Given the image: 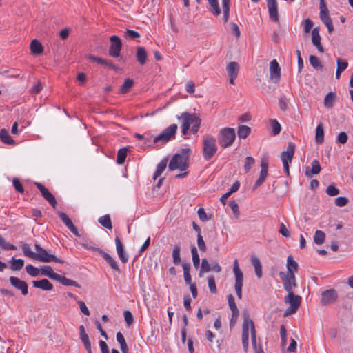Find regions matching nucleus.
<instances>
[{
  "instance_id": "obj_62",
  "label": "nucleus",
  "mask_w": 353,
  "mask_h": 353,
  "mask_svg": "<svg viewBox=\"0 0 353 353\" xmlns=\"http://www.w3.org/2000/svg\"><path fill=\"white\" fill-rule=\"evenodd\" d=\"M326 193L330 196H334L339 194V190L333 185H330L326 188Z\"/></svg>"
},
{
  "instance_id": "obj_41",
  "label": "nucleus",
  "mask_w": 353,
  "mask_h": 353,
  "mask_svg": "<svg viewBox=\"0 0 353 353\" xmlns=\"http://www.w3.org/2000/svg\"><path fill=\"white\" fill-rule=\"evenodd\" d=\"M180 252L181 246L179 245H175L172 250V256L173 259V263L176 265H179L181 261Z\"/></svg>"
},
{
  "instance_id": "obj_35",
  "label": "nucleus",
  "mask_w": 353,
  "mask_h": 353,
  "mask_svg": "<svg viewBox=\"0 0 353 353\" xmlns=\"http://www.w3.org/2000/svg\"><path fill=\"white\" fill-rule=\"evenodd\" d=\"M324 141V129L322 123H319L316 128L315 141L317 144H321Z\"/></svg>"
},
{
  "instance_id": "obj_29",
  "label": "nucleus",
  "mask_w": 353,
  "mask_h": 353,
  "mask_svg": "<svg viewBox=\"0 0 353 353\" xmlns=\"http://www.w3.org/2000/svg\"><path fill=\"white\" fill-rule=\"evenodd\" d=\"M286 267L288 270L286 274H295V272L298 270V263L294 260L293 256L291 255L288 256Z\"/></svg>"
},
{
  "instance_id": "obj_61",
  "label": "nucleus",
  "mask_w": 353,
  "mask_h": 353,
  "mask_svg": "<svg viewBox=\"0 0 353 353\" xmlns=\"http://www.w3.org/2000/svg\"><path fill=\"white\" fill-rule=\"evenodd\" d=\"M229 206L232 210L234 216L236 219H239L240 216V212L239 210V205L235 201H231L229 202Z\"/></svg>"
},
{
  "instance_id": "obj_15",
  "label": "nucleus",
  "mask_w": 353,
  "mask_h": 353,
  "mask_svg": "<svg viewBox=\"0 0 353 353\" xmlns=\"http://www.w3.org/2000/svg\"><path fill=\"white\" fill-rule=\"evenodd\" d=\"M34 185L41 192L42 196L52 205L53 208H55L57 205L55 197L41 183L35 182Z\"/></svg>"
},
{
  "instance_id": "obj_64",
  "label": "nucleus",
  "mask_w": 353,
  "mask_h": 353,
  "mask_svg": "<svg viewBox=\"0 0 353 353\" xmlns=\"http://www.w3.org/2000/svg\"><path fill=\"white\" fill-rule=\"evenodd\" d=\"M210 10L214 16H219L221 14V11L218 1L216 3L210 4Z\"/></svg>"
},
{
  "instance_id": "obj_39",
  "label": "nucleus",
  "mask_w": 353,
  "mask_h": 353,
  "mask_svg": "<svg viewBox=\"0 0 353 353\" xmlns=\"http://www.w3.org/2000/svg\"><path fill=\"white\" fill-rule=\"evenodd\" d=\"M251 132V128L245 125H241L238 128L237 134L240 139L247 138Z\"/></svg>"
},
{
  "instance_id": "obj_47",
  "label": "nucleus",
  "mask_w": 353,
  "mask_h": 353,
  "mask_svg": "<svg viewBox=\"0 0 353 353\" xmlns=\"http://www.w3.org/2000/svg\"><path fill=\"white\" fill-rule=\"evenodd\" d=\"M128 149L126 148H121L117 153V163L121 165L125 162L127 156Z\"/></svg>"
},
{
  "instance_id": "obj_43",
  "label": "nucleus",
  "mask_w": 353,
  "mask_h": 353,
  "mask_svg": "<svg viewBox=\"0 0 353 353\" xmlns=\"http://www.w3.org/2000/svg\"><path fill=\"white\" fill-rule=\"evenodd\" d=\"M99 222L102 226L107 229H112V228L110 216L109 214L101 216L99 219Z\"/></svg>"
},
{
  "instance_id": "obj_48",
  "label": "nucleus",
  "mask_w": 353,
  "mask_h": 353,
  "mask_svg": "<svg viewBox=\"0 0 353 353\" xmlns=\"http://www.w3.org/2000/svg\"><path fill=\"white\" fill-rule=\"evenodd\" d=\"M325 239V233L321 230H316L314 234V241L316 244L321 245L324 243Z\"/></svg>"
},
{
  "instance_id": "obj_28",
  "label": "nucleus",
  "mask_w": 353,
  "mask_h": 353,
  "mask_svg": "<svg viewBox=\"0 0 353 353\" xmlns=\"http://www.w3.org/2000/svg\"><path fill=\"white\" fill-rule=\"evenodd\" d=\"M136 57L141 65L145 64L148 58V53L144 47L139 46L137 48Z\"/></svg>"
},
{
  "instance_id": "obj_33",
  "label": "nucleus",
  "mask_w": 353,
  "mask_h": 353,
  "mask_svg": "<svg viewBox=\"0 0 353 353\" xmlns=\"http://www.w3.org/2000/svg\"><path fill=\"white\" fill-rule=\"evenodd\" d=\"M337 68L336 71V78L339 79L341 77V74L343 72L348 66V63L345 59H338L336 60Z\"/></svg>"
},
{
  "instance_id": "obj_59",
  "label": "nucleus",
  "mask_w": 353,
  "mask_h": 353,
  "mask_svg": "<svg viewBox=\"0 0 353 353\" xmlns=\"http://www.w3.org/2000/svg\"><path fill=\"white\" fill-rule=\"evenodd\" d=\"M289 103V100L285 95H281L279 100V108L282 111H285L288 108V104Z\"/></svg>"
},
{
  "instance_id": "obj_55",
  "label": "nucleus",
  "mask_w": 353,
  "mask_h": 353,
  "mask_svg": "<svg viewBox=\"0 0 353 353\" xmlns=\"http://www.w3.org/2000/svg\"><path fill=\"white\" fill-rule=\"evenodd\" d=\"M0 246L5 250H15L17 247L12 244L8 243L3 237L0 236Z\"/></svg>"
},
{
  "instance_id": "obj_45",
  "label": "nucleus",
  "mask_w": 353,
  "mask_h": 353,
  "mask_svg": "<svg viewBox=\"0 0 353 353\" xmlns=\"http://www.w3.org/2000/svg\"><path fill=\"white\" fill-rule=\"evenodd\" d=\"M335 94L330 92L327 93L324 99V105L326 108H332L335 100Z\"/></svg>"
},
{
  "instance_id": "obj_37",
  "label": "nucleus",
  "mask_w": 353,
  "mask_h": 353,
  "mask_svg": "<svg viewBox=\"0 0 353 353\" xmlns=\"http://www.w3.org/2000/svg\"><path fill=\"white\" fill-rule=\"evenodd\" d=\"M228 301L230 309L231 310L232 313H233V317L235 318L239 316V310L236 307V305L234 301V298L232 294H229L228 296Z\"/></svg>"
},
{
  "instance_id": "obj_57",
  "label": "nucleus",
  "mask_w": 353,
  "mask_h": 353,
  "mask_svg": "<svg viewBox=\"0 0 353 353\" xmlns=\"http://www.w3.org/2000/svg\"><path fill=\"white\" fill-rule=\"evenodd\" d=\"M210 265L208 263L207 259H203L199 272V276H202V272H208L211 270Z\"/></svg>"
},
{
  "instance_id": "obj_17",
  "label": "nucleus",
  "mask_w": 353,
  "mask_h": 353,
  "mask_svg": "<svg viewBox=\"0 0 353 353\" xmlns=\"http://www.w3.org/2000/svg\"><path fill=\"white\" fill-rule=\"evenodd\" d=\"M9 281L11 285L16 289L21 290L23 295H26L28 292L27 283L15 276H10Z\"/></svg>"
},
{
  "instance_id": "obj_56",
  "label": "nucleus",
  "mask_w": 353,
  "mask_h": 353,
  "mask_svg": "<svg viewBox=\"0 0 353 353\" xmlns=\"http://www.w3.org/2000/svg\"><path fill=\"white\" fill-rule=\"evenodd\" d=\"M208 287L210 292L212 294H216L217 293V289L216 286L215 279L214 276H210L208 278Z\"/></svg>"
},
{
  "instance_id": "obj_44",
  "label": "nucleus",
  "mask_w": 353,
  "mask_h": 353,
  "mask_svg": "<svg viewBox=\"0 0 353 353\" xmlns=\"http://www.w3.org/2000/svg\"><path fill=\"white\" fill-rule=\"evenodd\" d=\"M167 165L166 161H161L157 166L156 170L153 174V179H157L164 171Z\"/></svg>"
},
{
  "instance_id": "obj_11",
  "label": "nucleus",
  "mask_w": 353,
  "mask_h": 353,
  "mask_svg": "<svg viewBox=\"0 0 353 353\" xmlns=\"http://www.w3.org/2000/svg\"><path fill=\"white\" fill-rule=\"evenodd\" d=\"M250 325V332H251V341L252 345L253 347H258L256 343V330L254 327V322L252 319H250L248 316L245 315L243 326H242V334L249 335V326Z\"/></svg>"
},
{
  "instance_id": "obj_31",
  "label": "nucleus",
  "mask_w": 353,
  "mask_h": 353,
  "mask_svg": "<svg viewBox=\"0 0 353 353\" xmlns=\"http://www.w3.org/2000/svg\"><path fill=\"white\" fill-rule=\"evenodd\" d=\"M30 50L32 54L39 55L43 53V47L38 40L34 39L30 43Z\"/></svg>"
},
{
  "instance_id": "obj_38",
  "label": "nucleus",
  "mask_w": 353,
  "mask_h": 353,
  "mask_svg": "<svg viewBox=\"0 0 353 353\" xmlns=\"http://www.w3.org/2000/svg\"><path fill=\"white\" fill-rule=\"evenodd\" d=\"M10 268L12 271H19L24 265V261L21 259H15L14 257H12L10 260Z\"/></svg>"
},
{
  "instance_id": "obj_42",
  "label": "nucleus",
  "mask_w": 353,
  "mask_h": 353,
  "mask_svg": "<svg viewBox=\"0 0 353 353\" xmlns=\"http://www.w3.org/2000/svg\"><path fill=\"white\" fill-rule=\"evenodd\" d=\"M230 2V0H223L222 1L224 23H227L229 19Z\"/></svg>"
},
{
  "instance_id": "obj_52",
  "label": "nucleus",
  "mask_w": 353,
  "mask_h": 353,
  "mask_svg": "<svg viewBox=\"0 0 353 353\" xmlns=\"http://www.w3.org/2000/svg\"><path fill=\"white\" fill-rule=\"evenodd\" d=\"M191 253L192 256V262L195 268H198L200 264V258L195 246L191 248Z\"/></svg>"
},
{
  "instance_id": "obj_51",
  "label": "nucleus",
  "mask_w": 353,
  "mask_h": 353,
  "mask_svg": "<svg viewBox=\"0 0 353 353\" xmlns=\"http://www.w3.org/2000/svg\"><path fill=\"white\" fill-rule=\"evenodd\" d=\"M310 65L316 70H322L323 65L319 59L314 55H310L309 58Z\"/></svg>"
},
{
  "instance_id": "obj_13",
  "label": "nucleus",
  "mask_w": 353,
  "mask_h": 353,
  "mask_svg": "<svg viewBox=\"0 0 353 353\" xmlns=\"http://www.w3.org/2000/svg\"><path fill=\"white\" fill-rule=\"evenodd\" d=\"M110 40L111 45L108 50L109 55L115 58L119 57L122 48V43L120 38L118 36L113 35L110 37Z\"/></svg>"
},
{
  "instance_id": "obj_6",
  "label": "nucleus",
  "mask_w": 353,
  "mask_h": 353,
  "mask_svg": "<svg viewBox=\"0 0 353 353\" xmlns=\"http://www.w3.org/2000/svg\"><path fill=\"white\" fill-rule=\"evenodd\" d=\"M178 129V126L176 124H172L165 130L162 131V132L153 137V143H157L159 142H161L162 143H165L171 140L173 137H174L176 131Z\"/></svg>"
},
{
  "instance_id": "obj_9",
  "label": "nucleus",
  "mask_w": 353,
  "mask_h": 353,
  "mask_svg": "<svg viewBox=\"0 0 353 353\" xmlns=\"http://www.w3.org/2000/svg\"><path fill=\"white\" fill-rule=\"evenodd\" d=\"M233 272L235 276L234 288L239 299L242 298V286L243 281V274L239 268L238 260L234 261Z\"/></svg>"
},
{
  "instance_id": "obj_2",
  "label": "nucleus",
  "mask_w": 353,
  "mask_h": 353,
  "mask_svg": "<svg viewBox=\"0 0 353 353\" xmlns=\"http://www.w3.org/2000/svg\"><path fill=\"white\" fill-rule=\"evenodd\" d=\"M218 146L216 139L210 134L205 135L202 141L203 157L205 161H210L216 153Z\"/></svg>"
},
{
  "instance_id": "obj_1",
  "label": "nucleus",
  "mask_w": 353,
  "mask_h": 353,
  "mask_svg": "<svg viewBox=\"0 0 353 353\" xmlns=\"http://www.w3.org/2000/svg\"><path fill=\"white\" fill-rule=\"evenodd\" d=\"M191 152L190 148H183L176 153L170 160L168 168L170 170H179L185 171L189 165V157Z\"/></svg>"
},
{
  "instance_id": "obj_8",
  "label": "nucleus",
  "mask_w": 353,
  "mask_h": 353,
  "mask_svg": "<svg viewBox=\"0 0 353 353\" xmlns=\"http://www.w3.org/2000/svg\"><path fill=\"white\" fill-rule=\"evenodd\" d=\"M295 145L292 142H290L288 145L287 150L283 151L281 154V159L283 164L285 173L289 175V164L292 162L294 157Z\"/></svg>"
},
{
  "instance_id": "obj_3",
  "label": "nucleus",
  "mask_w": 353,
  "mask_h": 353,
  "mask_svg": "<svg viewBox=\"0 0 353 353\" xmlns=\"http://www.w3.org/2000/svg\"><path fill=\"white\" fill-rule=\"evenodd\" d=\"M236 138L235 130L232 128H224L220 130L218 140L220 145L226 148L232 145Z\"/></svg>"
},
{
  "instance_id": "obj_19",
  "label": "nucleus",
  "mask_w": 353,
  "mask_h": 353,
  "mask_svg": "<svg viewBox=\"0 0 353 353\" xmlns=\"http://www.w3.org/2000/svg\"><path fill=\"white\" fill-rule=\"evenodd\" d=\"M87 59L93 62H96L98 64H101L105 67H107L112 70H117L119 68L118 66L112 63L110 60L105 59L93 55H88Z\"/></svg>"
},
{
  "instance_id": "obj_5",
  "label": "nucleus",
  "mask_w": 353,
  "mask_h": 353,
  "mask_svg": "<svg viewBox=\"0 0 353 353\" xmlns=\"http://www.w3.org/2000/svg\"><path fill=\"white\" fill-rule=\"evenodd\" d=\"M288 294L285 297L284 301L290 306L286 309L284 316H287L296 312L301 305V297L296 295L293 292H288Z\"/></svg>"
},
{
  "instance_id": "obj_7",
  "label": "nucleus",
  "mask_w": 353,
  "mask_h": 353,
  "mask_svg": "<svg viewBox=\"0 0 353 353\" xmlns=\"http://www.w3.org/2000/svg\"><path fill=\"white\" fill-rule=\"evenodd\" d=\"M178 119L182 120V125L189 128L192 124V130L193 132H196L198 131L200 125V120L195 114L184 112L180 117H178Z\"/></svg>"
},
{
  "instance_id": "obj_53",
  "label": "nucleus",
  "mask_w": 353,
  "mask_h": 353,
  "mask_svg": "<svg viewBox=\"0 0 353 353\" xmlns=\"http://www.w3.org/2000/svg\"><path fill=\"white\" fill-rule=\"evenodd\" d=\"M80 339L87 350L88 353H92V347H91V343L89 339V336L87 334L80 336Z\"/></svg>"
},
{
  "instance_id": "obj_14",
  "label": "nucleus",
  "mask_w": 353,
  "mask_h": 353,
  "mask_svg": "<svg viewBox=\"0 0 353 353\" xmlns=\"http://www.w3.org/2000/svg\"><path fill=\"white\" fill-rule=\"evenodd\" d=\"M261 171L259 179L256 181L253 185V189L255 190L261 186L263 183L265 181L267 176H268V160L265 158H263L261 161Z\"/></svg>"
},
{
  "instance_id": "obj_23",
  "label": "nucleus",
  "mask_w": 353,
  "mask_h": 353,
  "mask_svg": "<svg viewBox=\"0 0 353 353\" xmlns=\"http://www.w3.org/2000/svg\"><path fill=\"white\" fill-rule=\"evenodd\" d=\"M115 243L117 252L120 260L122 261V263H125L128 261V256L124 252L122 242L119 237H116Z\"/></svg>"
},
{
  "instance_id": "obj_20",
  "label": "nucleus",
  "mask_w": 353,
  "mask_h": 353,
  "mask_svg": "<svg viewBox=\"0 0 353 353\" xmlns=\"http://www.w3.org/2000/svg\"><path fill=\"white\" fill-rule=\"evenodd\" d=\"M227 72L230 77V83L234 84V79H236L239 70V64L235 62H230L226 67Z\"/></svg>"
},
{
  "instance_id": "obj_60",
  "label": "nucleus",
  "mask_w": 353,
  "mask_h": 353,
  "mask_svg": "<svg viewBox=\"0 0 353 353\" xmlns=\"http://www.w3.org/2000/svg\"><path fill=\"white\" fill-rule=\"evenodd\" d=\"M271 127L272 129V133L274 135H276L280 133L281 130V126L280 123L276 120L272 119L271 120Z\"/></svg>"
},
{
  "instance_id": "obj_58",
  "label": "nucleus",
  "mask_w": 353,
  "mask_h": 353,
  "mask_svg": "<svg viewBox=\"0 0 353 353\" xmlns=\"http://www.w3.org/2000/svg\"><path fill=\"white\" fill-rule=\"evenodd\" d=\"M255 163V160L252 157H247L245 158V165H244V170L245 173H248L250 172V169L253 166V165Z\"/></svg>"
},
{
  "instance_id": "obj_36",
  "label": "nucleus",
  "mask_w": 353,
  "mask_h": 353,
  "mask_svg": "<svg viewBox=\"0 0 353 353\" xmlns=\"http://www.w3.org/2000/svg\"><path fill=\"white\" fill-rule=\"evenodd\" d=\"M57 281H59V283H61L62 285H65V286L72 285V286H74V287H77L79 288H81V285L75 281L69 279L65 277L64 276H62L60 274L59 275Z\"/></svg>"
},
{
  "instance_id": "obj_34",
  "label": "nucleus",
  "mask_w": 353,
  "mask_h": 353,
  "mask_svg": "<svg viewBox=\"0 0 353 353\" xmlns=\"http://www.w3.org/2000/svg\"><path fill=\"white\" fill-rule=\"evenodd\" d=\"M251 262L254 268L256 276L260 279L262 276V265L259 259L256 256H252Z\"/></svg>"
},
{
  "instance_id": "obj_32",
  "label": "nucleus",
  "mask_w": 353,
  "mask_h": 353,
  "mask_svg": "<svg viewBox=\"0 0 353 353\" xmlns=\"http://www.w3.org/2000/svg\"><path fill=\"white\" fill-rule=\"evenodd\" d=\"M0 139L3 143L8 145L15 144V141L10 136L8 131L5 128L0 131Z\"/></svg>"
},
{
  "instance_id": "obj_30",
  "label": "nucleus",
  "mask_w": 353,
  "mask_h": 353,
  "mask_svg": "<svg viewBox=\"0 0 353 353\" xmlns=\"http://www.w3.org/2000/svg\"><path fill=\"white\" fill-rule=\"evenodd\" d=\"M40 274L55 281H57L59 275V274L54 272L52 268L48 265L43 266L41 268Z\"/></svg>"
},
{
  "instance_id": "obj_22",
  "label": "nucleus",
  "mask_w": 353,
  "mask_h": 353,
  "mask_svg": "<svg viewBox=\"0 0 353 353\" xmlns=\"http://www.w3.org/2000/svg\"><path fill=\"white\" fill-rule=\"evenodd\" d=\"M270 78L272 80L278 81L281 77V68L276 60L271 61L270 64Z\"/></svg>"
},
{
  "instance_id": "obj_24",
  "label": "nucleus",
  "mask_w": 353,
  "mask_h": 353,
  "mask_svg": "<svg viewBox=\"0 0 353 353\" xmlns=\"http://www.w3.org/2000/svg\"><path fill=\"white\" fill-rule=\"evenodd\" d=\"M321 167L319 161L314 159L312 162V169L310 170L308 167L306 168L305 175L308 178H311L313 174H318L321 172Z\"/></svg>"
},
{
  "instance_id": "obj_12",
  "label": "nucleus",
  "mask_w": 353,
  "mask_h": 353,
  "mask_svg": "<svg viewBox=\"0 0 353 353\" xmlns=\"http://www.w3.org/2000/svg\"><path fill=\"white\" fill-rule=\"evenodd\" d=\"M279 277L282 281L283 288L286 292H293V288L296 287V277L294 274H286L283 272H279Z\"/></svg>"
},
{
  "instance_id": "obj_18",
  "label": "nucleus",
  "mask_w": 353,
  "mask_h": 353,
  "mask_svg": "<svg viewBox=\"0 0 353 353\" xmlns=\"http://www.w3.org/2000/svg\"><path fill=\"white\" fill-rule=\"evenodd\" d=\"M59 217L63 222V223L67 226V228L76 236H80L79 231L77 228L74 226L70 219L68 216L62 212H58Z\"/></svg>"
},
{
  "instance_id": "obj_27",
  "label": "nucleus",
  "mask_w": 353,
  "mask_h": 353,
  "mask_svg": "<svg viewBox=\"0 0 353 353\" xmlns=\"http://www.w3.org/2000/svg\"><path fill=\"white\" fill-rule=\"evenodd\" d=\"M99 253L102 255L103 259L106 261V262L110 265V267L117 272L119 274L121 273V270L117 265V261L108 253L105 252L103 250H100Z\"/></svg>"
},
{
  "instance_id": "obj_63",
  "label": "nucleus",
  "mask_w": 353,
  "mask_h": 353,
  "mask_svg": "<svg viewBox=\"0 0 353 353\" xmlns=\"http://www.w3.org/2000/svg\"><path fill=\"white\" fill-rule=\"evenodd\" d=\"M123 316H124L125 321L128 326H130L131 325H132V323L134 322V318H133L132 313L130 311H128V310L124 311Z\"/></svg>"
},
{
  "instance_id": "obj_49",
  "label": "nucleus",
  "mask_w": 353,
  "mask_h": 353,
  "mask_svg": "<svg viewBox=\"0 0 353 353\" xmlns=\"http://www.w3.org/2000/svg\"><path fill=\"white\" fill-rule=\"evenodd\" d=\"M26 270L29 275L36 277L40 274L41 268L39 269L31 264H28L26 266Z\"/></svg>"
},
{
  "instance_id": "obj_21",
  "label": "nucleus",
  "mask_w": 353,
  "mask_h": 353,
  "mask_svg": "<svg viewBox=\"0 0 353 353\" xmlns=\"http://www.w3.org/2000/svg\"><path fill=\"white\" fill-rule=\"evenodd\" d=\"M268 8L270 18L273 21H279L277 3L276 0H267Z\"/></svg>"
},
{
  "instance_id": "obj_16",
  "label": "nucleus",
  "mask_w": 353,
  "mask_h": 353,
  "mask_svg": "<svg viewBox=\"0 0 353 353\" xmlns=\"http://www.w3.org/2000/svg\"><path fill=\"white\" fill-rule=\"evenodd\" d=\"M338 297L337 292L334 289L327 290L322 292L321 303L323 305H326L334 303Z\"/></svg>"
},
{
  "instance_id": "obj_10",
  "label": "nucleus",
  "mask_w": 353,
  "mask_h": 353,
  "mask_svg": "<svg viewBox=\"0 0 353 353\" xmlns=\"http://www.w3.org/2000/svg\"><path fill=\"white\" fill-rule=\"evenodd\" d=\"M320 18L322 22L327 28L328 32L332 33L334 26L331 18L329 16V10L324 0H320Z\"/></svg>"
},
{
  "instance_id": "obj_26",
  "label": "nucleus",
  "mask_w": 353,
  "mask_h": 353,
  "mask_svg": "<svg viewBox=\"0 0 353 353\" xmlns=\"http://www.w3.org/2000/svg\"><path fill=\"white\" fill-rule=\"evenodd\" d=\"M33 286L43 290L50 291L53 289V285L46 279H43L39 281H33Z\"/></svg>"
},
{
  "instance_id": "obj_40",
  "label": "nucleus",
  "mask_w": 353,
  "mask_h": 353,
  "mask_svg": "<svg viewBox=\"0 0 353 353\" xmlns=\"http://www.w3.org/2000/svg\"><path fill=\"white\" fill-rule=\"evenodd\" d=\"M182 268L183 270V276L185 282L187 285L192 284L191 282V275L190 273V264L189 263H184L182 264Z\"/></svg>"
},
{
  "instance_id": "obj_4",
  "label": "nucleus",
  "mask_w": 353,
  "mask_h": 353,
  "mask_svg": "<svg viewBox=\"0 0 353 353\" xmlns=\"http://www.w3.org/2000/svg\"><path fill=\"white\" fill-rule=\"evenodd\" d=\"M34 248L37 252H36L34 260L44 263H49L51 261L60 263H64L63 260L57 258L55 255L48 253L46 250L41 248L39 244L36 243L34 245Z\"/></svg>"
},
{
  "instance_id": "obj_25",
  "label": "nucleus",
  "mask_w": 353,
  "mask_h": 353,
  "mask_svg": "<svg viewBox=\"0 0 353 353\" xmlns=\"http://www.w3.org/2000/svg\"><path fill=\"white\" fill-rule=\"evenodd\" d=\"M312 42L320 52H323L324 48L321 43V37L319 33L318 28H315L312 30Z\"/></svg>"
},
{
  "instance_id": "obj_50",
  "label": "nucleus",
  "mask_w": 353,
  "mask_h": 353,
  "mask_svg": "<svg viewBox=\"0 0 353 353\" xmlns=\"http://www.w3.org/2000/svg\"><path fill=\"white\" fill-rule=\"evenodd\" d=\"M21 248L23 253L26 256L34 260L36 252L32 251L30 245L28 243H23Z\"/></svg>"
},
{
  "instance_id": "obj_54",
  "label": "nucleus",
  "mask_w": 353,
  "mask_h": 353,
  "mask_svg": "<svg viewBox=\"0 0 353 353\" xmlns=\"http://www.w3.org/2000/svg\"><path fill=\"white\" fill-rule=\"evenodd\" d=\"M123 37L126 39H135L140 37V34L135 30L127 29L123 32Z\"/></svg>"
},
{
  "instance_id": "obj_46",
  "label": "nucleus",
  "mask_w": 353,
  "mask_h": 353,
  "mask_svg": "<svg viewBox=\"0 0 353 353\" xmlns=\"http://www.w3.org/2000/svg\"><path fill=\"white\" fill-rule=\"evenodd\" d=\"M134 85V81L132 79H126L124 82L123 83L120 91L123 93L126 94L128 93L130 90L132 88V87Z\"/></svg>"
}]
</instances>
